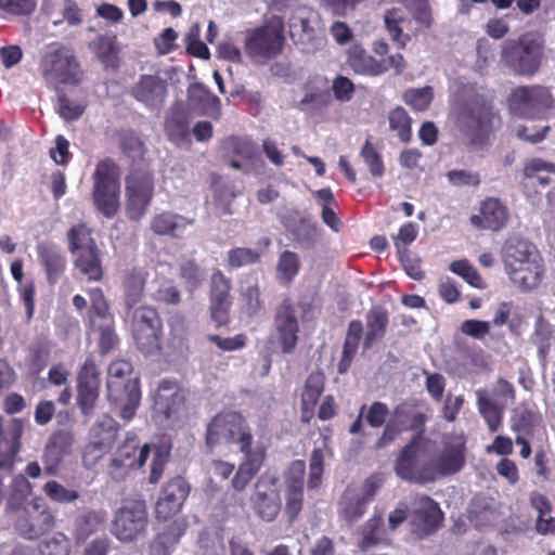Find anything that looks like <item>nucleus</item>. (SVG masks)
<instances>
[{"mask_svg":"<svg viewBox=\"0 0 555 555\" xmlns=\"http://www.w3.org/2000/svg\"><path fill=\"white\" fill-rule=\"evenodd\" d=\"M457 125L474 151L489 144L490 137L500 129L501 116L493 104L482 95L468 99L457 115Z\"/></svg>","mask_w":555,"mask_h":555,"instance_id":"nucleus-1","label":"nucleus"},{"mask_svg":"<svg viewBox=\"0 0 555 555\" xmlns=\"http://www.w3.org/2000/svg\"><path fill=\"white\" fill-rule=\"evenodd\" d=\"M253 442V428L241 412L221 411L206 426L205 444L209 451L219 446H236L241 453H247L254 451Z\"/></svg>","mask_w":555,"mask_h":555,"instance_id":"nucleus-2","label":"nucleus"},{"mask_svg":"<svg viewBox=\"0 0 555 555\" xmlns=\"http://www.w3.org/2000/svg\"><path fill=\"white\" fill-rule=\"evenodd\" d=\"M133 371L130 361L117 359L108 366L107 400L112 405L120 409L119 416L130 422L140 405L141 389L138 377L131 378Z\"/></svg>","mask_w":555,"mask_h":555,"instance_id":"nucleus-3","label":"nucleus"},{"mask_svg":"<svg viewBox=\"0 0 555 555\" xmlns=\"http://www.w3.org/2000/svg\"><path fill=\"white\" fill-rule=\"evenodd\" d=\"M92 201L104 217L114 218L120 208V167L111 157L99 160L92 173Z\"/></svg>","mask_w":555,"mask_h":555,"instance_id":"nucleus-4","label":"nucleus"},{"mask_svg":"<svg viewBox=\"0 0 555 555\" xmlns=\"http://www.w3.org/2000/svg\"><path fill=\"white\" fill-rule=\"evenodd\" d=\"M427 420V410H421L416 400H404L396 404L374 443V449L382 450L389 447L404 431H414L413 436L424 437Z\"/></svg>","mask_w":555,"mask_h":555,"instance_id":"nucleus-5","label":"nucleus"},{"mask_svg":"<svg viewBox=\"0 0 555 555\" xmlns=\"http://www.w3.org/2000/svg\"><path fill=\"white\" fill-rule=\"evenodd\" d=\"M543 40L530 33L504 42L501 61L515 75L531 77L539 72L543 59Z\"/></svg>","mask_w":555,"mask_h":555,"instance_id":"nucleus-6","label":"nucleus"},{"mask_svg":"<svg viewBox=\"0 0 555 555\" xmlns=\"http://www.w3.org/2000/svg\"><path fill=\"white\" fill-rule=\"evenodd\" d=\"M284 23L272 16L261 26L246 31L245 52L256 61L267 62L280 55L284 49Z\"/></svg>","mask_w":555,"mask_h":555,"instance_id":"nucleus-7","label":"nucleus"},{"mask_svg":"<svg viewBox=\"0 0 555 555\" xmlns=\"http://www.w3.org/2000/svg\"><path fill=\"white\" fill-rule=\"evenodd\" d=\"M130 331L140 352L154 354L162 349L163 320L158 310L150 305L134 308L130 314Z\"/></svg>","mask_w":555,"mask_h":555,"instance_id":"nucleus-8","label":"nucleus"},{"mask_svg":"<svg viewBox=\"0 0 555 555\" xmlns=\"http://www.w3.org/2000/svg\"><path fill=\"white\" fill-rule=\"evenodd\" d=\"M426 444L424 437L412 436L402 447L395 461V473L400 479L417 485L434 481L431 461H422Z\"/></svg>","mask_w":555,"mask_h":555,"instance_id":"nucleus-9","label":"nucleus"},{"mask_svg":"<svg viewBox=\"0 0 555 555\" xmlns=\"http://www.w3.org/2000/svg\"><path fill=\"white\" fill-rule=\"evenodd\" d=\"M149 526L146 503L142 499L124 500L114 513L111 532L120 542H133L144 535Z\"/></svg>","mask_w":555,"mask_h":555,"instance_id":"nucleus-10","label":"nucleus"},{"mask_svg":"<svg viewBox=\"0 0 555 555\" xmlns=\"http://www.w3.org/2000/svg\"><path fill=\"white\" fill-rule=\"evenodd\" d=\"M507 104L511 113L518 117L541 119L553 107L554 98L544 86H520L512 90Z\"/></svg>","mask_w":555,"mask_h":555,"instance_id":"nucleus-11","label":"nucleus"},{"mask_svg":"<svg viewBox=\"0 0 555 555\" xmlns=\"http://www.w3.org/2000/svg\"><path fill=\"white\" fill-rule=\"evenodd\" d=\"M39 69L47 80L76 86L81 81L79 62L69 49L50 46L42 55Z\"/></svg>","mask_w":555,"mask_h":555,"instance_id":"nucleus-12","label":"nucleus"},{"mask_svg":"<svg viewBox=\"0 0 555 555\" xmlns=\"http://www.w3.org/2000/svg\"><path fill=\"white\" fill-rule=\"evenodd\" d=\"M155 193L154 176L150 171L134 170L126 177V216L140 221L149 210Z\"/></svg>","mask_w":555,"mask_h":555,"instance_id":"nucleus-13","label":"nucleus"},{"mask_svg":"<svg viewBox=\"0 0 555 555\" xmlns=\"http://www.w3.org/2000/svg\"><path fill=\"white\" fill-rule=\"evenodd\" d=\"M54 526V515L41 498L31 499L15 520V529L26 540H37Z\"/></svg>","mask_w":555,"mask_h":555,"instance_id":"nucleus-14","label":"nucleus"},{"mask_svg":"<svg viewBox=\"0 0 555 555\" xmlns=\"http://www.w3.org/2000/svg\"><path fill=\"white\" fill-rule=\"evenodd\" d=\"M150 453L149 443L140 446L137 436H128L117 448L111 461L109 475L117 481L124 480L131 469L144 466Z\"/></svg>","mask_w":555,"mask_h":555,"instance_id":"nucleus-15","label":"nucleus"},{"mask_svg":"<svg viewBox=\"0 0 555 555\" xmlns=\"http://www.w3.org/2000/svg\"><path fill=\"white\" fill-rule=\"evenodd\" d=\"M412 505L413 511L410 528L411 532L417 539L429 537L441 527L443 513L439 504L429 495H415Z\"/></svg>","mask_w":555,"mask_h":555,"instance_id":"nucleus-16","label":"nucleus"},{"mask_svg":"<svg viewBox=\"0 0 555 555\" xmlns=\"http://www.w3.org/2000/svg\"><path fill=\"white\" fill-rule=\"evenodd\" d=\"M256 515L263 521H274L282 508L278 478L262 475L255 485V492L250 498Z\"/></svg>","mask_w":555,"mask_h":555,"instance_id":"nucleus-17","label":"nucleus"},{"mask_svg":"<svg viewBox=\"0 0 555 555\" xmlns=\"http://www.w3.org/2000/svg\"><path fill=\"white\" fill-rule=\"evenodd\" d=\"M273 326L282 352L284 354L292 353L299 339V322L292 298L285 297L276 307L273 317Z\"/></svg>","mask_w":555,"mask_h":555,"instance_id":"nucleus-18","label":"nucleus"},{"mask_svg":"<svg viewBox=\"0 0 555 555\" xmlns=\"http://www.w3.org/2000/svg\"><path fill=\"white\" fill-rule=\"evenodd\" d=\"M101 378L93 360H86L77 376V405L85 416H91L100 397Z\"/></svg>","mask_w":555,"mask_h":555,"instance_id":"nucleus-19","label":"nucleus"},{"mask_svg":"<svg viewBox=\"0 0 555 555\" xmlns=\"http://www.w3.org/2000/svg\"><path fill=\"white\" fill-rule=\"evenodd\" d=\"M189 493L190 486L183 477L177 476L168 480L155 505L156 518L167 520L175 516L181 509Z\"/></svg>","mask_w":555,"mask_h":555,"instance_id":"nucleus-20","label":"nucleus"},{"mask_svg":"<svg viewBox=\"0 0 555 555\" xmlns=\"http://www.w3.org/2000/svg\"><path fill=\"white\" fill-rule=\"evenodd\" d=\"M508 218L507 206L500 198L488 196L480 203L478 214L470 216L469 222L478 230L499 232L506 227Z\"/></svg>","mask_w":555,"mask_h":555,"instance_id":"nucleus-21","label":"nucleus"},{"mask_svg":"<svg viewBox=\"0 0 555 555\" xmlns=\"http://www.w3.org/2000/svg\"><path fill=\"white\" fill-rule=\"evenodd\" d=\"M509 281L521 292L528 293L539 287L545 275L541 255L504 270Z\"/></svg>","mask_w":555,"mask_h":555,"instance_id":"nucleus-22","label":"nucleus"},{"mask_svg":"<svg viewBox=\"0 0 555 555\" xmlns=\"http://www.w3.org/2000/svg\"><path fill=\"white\" fill-rule=\"evenodd\" d=\"M37 257L50 285L56 284L67 267L66 256L53 242H40L36 246Z\"/></svg>","mask_w":555,"mask_h":555,"instance_id":"nucleus-23","label":"nucleus"},{"mask_svg":"<svg viewBox=\"0 0 555 555\" xmlns=\"http://www.w3.org/2000/svg\"><path fill=\"white\" fill-rule=\"evenodd\" d=\"M219 149L222 159L235 170H243L238 158L253 160L257 154V146L251 139L234 134L222 139Z\"/></svg>","mask_w":555,"mask_h":555,"instance_id":"nucleus-24","label":"nucleus"},{"mask_svg":"<svg viewBox=\"0 0 555 555\" xmlns=\"http://www.w3.org/2000/svg\"><path fill=\"white\" fill-rule=\"evenodd\" d=\"M130 94L146 107H160L167 95V82L154 75H142Z\"/></svg>","mask_w":555,"mask_h":555,"instance_id":"nucleus-25","label":"nucleus"},{"mask_svg":"<svg viewBox=\"0 0 555 555\" xmlns=\"http://www.w3.org/2000/svg\"><path fill=\"white\" fill-rule=\"evenodd\" d=\"M430 461L434 481L440 477L454 475L465 465V444L452 442L444 443L443 449L437 457Z\"/></svg>","mask_w":555,"mask_h":555,"instance_id":"nucleus-26","label":"nucleus"},{"mask_svg":"<svg viewBox=\"0 0 555 555\" xmlns=\"http://www.w3.org/2000/svg\"><path fill=\"white\" fill-rule=\"evenodd\" d=\"M325 388V375L315 371L308 375L300 395V421L310 424L315 415V406Z\"/></svg>","mask_w":555,"mask_h":555,"instance_id":"nucleus-27","label":"nucleus"},{"mask_svg":"<svg viewBox=\"0 0 555 555\" xmlns=\"http://www.w3.org/2000/svg\"><path fill=\"white\" fill-rule=\"evenodd\" d=\"M317 23V14L305 9L297 10L289 18V35L296 44L302 46V50H308L318 40Z\"/></svg>","mask_w":555,"mask_h":555,"instance_id":"nucleus-28","label":"nucleus"},{"mask_svg":"<svg viewBox=\"0 0 555 555\" xmlns=\"http://www.w3.org/2000/svg\"><path fill=\"white\" fill-rule=\"evenodd\" d=\"M183 388L177 380L163 379L153 396L154 409L169 418L184 403Z\"/></svg>","mask_w":555,"mask_h":555,"instance_id":"nucleus-29","label":"nucleus"},{"mask_svg":"<svg viewBox=\"0 0 555 555\" xmlns=\"http://www.w3.org/2000/svg\"><path fill=\"white\" fill-rule=\"evenodd\" d=\"M242 454L244 460L231 481L232 488L238 492L243 491L261 469L267 456V449L263 444H258L254 451Z\"/></svg>","mask_w":555,"mask_h":555,"instance_id":"nucleus-30","label":"nucleus"},{"mask_svg":"<svg viewBox=\"0 0 555 555\" xmlns=\"http://www.w3.org/2000/svg\"><path fill=\"white\" fill-rule=\"evenodd\" d=\"M188 529L183 518L173 519L164 530L158 532L150 544L152 555H170L176 550L182 535Z\"/></svg>","mask_w":555,"mask_h":555,"instance_id":"nucleus-31","label":"nucleus"},{"mask_svg":"<svg viewBox=\"0 0 555 555\" xmlns=\"http://www.w3.org/2000/svg\"><path fill=\"white\" fill-rule=\"evenodd\" d=\"M540 255L538 248L528 240L519 236H509L501 248V259L504 270L525 262Z\"/></svg>","mask_w":555,"mask_h":555,"instance_id":"nucleus-32","label":"nucleus"},{"mask_svg":"<svg viewBox=\"0 0 555 555\" xmlns=\"http://www.w3.org/2000/svg\"><path fill=\"white\" fill-rule=\"evenodd\" d=\"M347 64L359 75L376 77L385 74V66L374 56L369 54L360 44L354 43L347 50Z\"/></svg>","mask_w":555,"mask_h":555,"instance_id":"nucleus-33","label":"nucleus"},{"mask_svg":"<svg viewBox=\"0 0 555 555\" xmlns=\"http://www.w3.org/2000/svg\"><path fill=\"white\" fill-rule=\"evenodd\" d=\"M149 272L143 268H132L122 278L124 300L127 309H132L143 296Z\"/></svg>","mask_w":555,"mask_h":555,"instance_id":"nucleus-34","label":"nucleus"},{"mask_svg":"<svg viewBox=\"0 0 555 555\" xmlns=\"http://www.w3.org/2000/svg\"><path fill=\"white\" fill-rule=\"evenodd\" d=\"M90 48L105 68L116 70L119 67L120 47L116 35H99Z\"/></svg>","mask_w":555,"mask_h":555,"instance_id":"nucleus-35","label":"nucleus"},{"mask_svg":"<svg viewBox=\"0 0 555 555\" xmlns=\"http://www.w3.org/2000/svg\"><path fill=\"white\" fill-rule=\"evenodd\" d=\"M369 503L360 495L357 488L347 486L338 502V515L347 522H354L360 519Z\"/></svg>","mask_w":555,"mask_h":555,"instance_id":"nucleus-36","label":"nucleus"},{"mask_svg":"<svg viewBox=\"0 0 555 555\" xmlns=\"http://www.w3.org/2000/svg\"><path fill=\"white\" fill-rule=\"evenodd\" d=\"M193 220L171 211L156 214L150 221V229L155 235L177 237V231L193 224Z\"/></svg>","mask_w":555,"mask_h":555,"instance_id":"nucleus-37","label":"nucleus"},{"mask_svg":"<svg viewBox=\"0 0 555 555\" xmlns=\"http://www.w3.org/2000/svg\"><path fill=\"white\" fill-rule=\"evenodd\" d=\"M362 334V321L352 320L348 325L343 345L341 357L337 365V371L339 374H345L350 369L353 358L358 351Z\"/></svg>","mask_w":555,"mask_h":555,"instance_id":"nucleus-38","label":"nucleus"},{"mask_svg":"<svg viewBox=\"0 0 555 555\" xmlns=\"http://www.w3.org/2000/svg\"><path fill=\"white\" fill-rule=\"evenodd\" d=\"M33 493V485L22 474L15 476L9 487V495L5 504L7 513L23 512Z\"/></svg>","mask_w":555,"mask_h":555,"instance_id":"nucleus-39","label":"nucleus"},{"mask_svg":"<svg viewBox=\"0 0 555 555\" xmlns=\"http://www.w3.org/2000/svg\"><path fill=\"white\" fill-rule=\"evenodd\" d=\"M90 300V307L87 311V322L91 330H95L96 321H112L114 319L111 312L109 302L100 287H92L87 289Z\"/></svg>","mask_w":555,"mask_h":555,"instance_id":"nucleus-40","label":"nucleus"},{"mask_svg":"<svg viewBox=\"0 0 555 555\" xmlns=\"http://www.w3.org/2000/svg\"><path fill=\"white\" fill-rule=\"evenodd\" d=\"M389 324V317L385 309L374 307L366 313V333L364 335L363 347L370 349L374 343L380 340Z\"/></svg>","mask_w":555,"mask_h":555,"instance_id":"nucleus-41","label":"nucleus"},{"mask_svg":"<svg viewBox=\"0 0 555 555\" xmlns=\"http://www.w3.org/2000/svg\"><path fill=\"white\" fill-rule=\"evenodd\" d=\"M74 266L88 281L100 282L104 276L100 249H87L85 253L73 255Z\"/></svg>","mask_w":555,"mask_h":555,"instance_id":"nucleus-42","label":"nucleus"},{"mask_svg":"<svg viewBox=\"0 0 555 555\" xmlns=\"http://www.w3.org/2000/svg\"><path fill=\"white\" fill-rule=\"evenodd\" d=\"M118 430L119 424L111 415H102L91 429L92 444L98 450L111 448Z\"/></svg>","mask_w":555,"mask_h":555,"instance_id":"nucleus-43","label":"nucleus"},{"mask_svg":"<svg viewBox=\"0 0 555 555\" xmlns=\"http://www.w3.org/2000/svg\"><path fill=\"white\" fill-rule=\"evenodd\" d=\"M389 544L384 529V519L380 515H374L362 527V539L359 548L367 552L378 544Z\"/></svg>","mask_w":555,"mask_h":555,"instance_id":"nucleus-44","label":"nucleus"},{"mask_svg":"<svg viewBox=\"0 0 555 555\" xmlns=\"http://www.w3.org/2000/svg\"><path fill=\"white\" fill-rule=\"evenodd\" d=\"M477 405L478 411L487 423L489 430L491 433L498 431L502 425L505 405L498 404L494 400L485 396L480 390L477 391Z\"/></svg>","mask_w":555,"mask_h":555,"instance_id":"nucleus-45","label":"nucleus"},{"mask_svg":"<svg viewBox=\"0 0 555 555\" xmlns=\"http://www.w3.org/2000/svg\"><path fill=\"white\" fill-rule=\"evenodd\" d=\"M68 249L72 255L99 248L92 237V230L83 222L73 225L67 232Z\"/></svg>","mask_w":555,"mask_h":555,"instance_id":"nucleus-46","label":"nucleus"},{"mask_svg":"<svg viewBox=\"0 0 555 555\" xmlns=\"http://www.w3.org/2000/svg\"><path fill=\"white\" fill-rule=\"evenodd\" d=\"M405 21L406 18L402 10L399 8H392L385 12V28L388 31L391 40L397 44L399 49H404L408 42L411 40V36L409 34H404L401 26Z\"/></svg>","mask_w":555,"mask_h":555,"instance_id":"nucleus-47","label":"nucleus"},{"mask_svg":"<svg viewBox=\"0 0 555 555\" xmlns=\"http://www.w3.org/2000/svg\"><path fill=\"white\" fill-rule=\"evenodd\" d=\"M276 279L282 285H289L298 275L300 260L296 253L284 250L280 254L276 262Z\"/></svg>","mask_w":555,"mask_h":555,"instance_id":"nucleus-48","label":"nucleus"},{"mask_svg":"<svg viewBox=\"0 0 555 555\" xmlns=\"http://www.w3.org/2000/svg\"><path fill=\"white\" fill-rule=\"evenodd\" d=\"M389 127L392 131H397L401 142L406 143L411 140V117L403 107L393 108L388 116Z\"/></svg>","mask_w":555,"mask_h":555,"instance_id":"nucleus-49","label":"nucleus"},{"mask_svg":"<svg viewBox=\"0 0 555 555\" xmlns=\"http://www.w3.org/2000/svg\"><path fill=\"white\" fill-rule=\"evenodd\" d=\"M434 99V89L430 86L423 88H411L403 93V101L414 111H426Z\"/></svg>","mask_w":555,"mask_h":555,"instance_id":"nucleus-50","label":"nucleus"},{"mask_svg":"<svg viewBox=\"0 0 555 555\" xmlns=\"http://www.w3.org/2000/svg\"><path fill=\"white\" fill-rule=\"evenodd\" d=\"M360 156L365 163L373 178H382L385 173V165L382 154L367 139L361 147Z\"/></svg>","mask_w":555,"mask_h":555,"instance_id":"nucleus-51","label":"nucleus"},{"mask_svg":"<svg viewBox=\"0 0 555 555\" xmlns=\"http://www.w3.org/2000/svg\"><path fill=\"white\" fill-rule=\"evenodd\" d=\"M450 270L463 278L470 286L483 289L487 284L477 269L467 260L461 259L451 262Z\"/></svg>","mask_w":555,"mask_h":555,"instance_id":"nucleus-52","label":"nucleus"},{"mask_svg":"<svg viewBox=\"0 0 555 555\" xmlns=\"http://www.w3.org/2000/svg\"><path fill=\"white\" fill-rule=\"evenodd\" d=\"M295 242L301 247H311L320 236L317 223L302 218L292 231Z\"/></svg>","mask_w":555,"mask_h":555,"instance_id":"nucleus-53","label":"nucleus"},{"mask_svg":"<svg viewBox=\"0 0 555 555\" xmlns=\"http://www.w3.org/2000/svg\"><path fill=\"white\" fill-rule=\"evenodd\" d=\"M413 20L423 28L433 25V10L429 0H408L404 2Z\"/></svg>","mask_w":555,"mask_h":555,"instance_id":"nucleus-54","label":"nucleus"},{"mask_svg":"<svg viewBox=\"0 0 555 555\" xmlns=\"http://www.w3.org/2000/svg\"><path fill=\"white\" fill-rule=\"evenodd\" d=\"M260 261V254L247 247H234L228 251L227 266L229 269H237Z\"/></svg>","mask_w":555,"mask_h":555,"instance_id":"nucleus-55","label":"nucleus"},{"mask_svg":"<svg viewBox=\"0 0 555 555\" xmlns=\"http://www.w3.org/2000/svg\"><path fill=\"white\" fill-rule=\"evenodd\" d=\"M540 421V416L530 409L520 408L515 410L512 416V429L517 433L529 435Z\"/></svg>","mask_w":555,"mask_h":555,"instance_id":"nucleus-56","label":"nucleus"},{"mask_svg":"<svg viewBox=\"0 0 555 555\" xmlns=\"http://www.w3.org/2000/svg\"><path fill=\"white\" fill-rule=\"evenodd\" d=\"M390 413L391 412L385 402L374 401L370 405H366L364 420L366 424L372 428H384L388 418L390 417Z\"/></svg>","mask_w":555,"mask_h":555,"instance_id":"nucleus-57","label":"nucleus"},{"mask_svg":"<svg viewBox=\"0 0 555 555\" xmlns=\"http://www.w3.org/2000/svg\"><path fill=\"white\" fill-rule=\"evenodd\" d=\"M206 339L223 352L241 350L246 347L248 340L246 334L244 333H240L231 337H222L217 334H208Z\"/></svg>","mask_w":555,"mask_h":555,"instance_id":"nucleus-58","label":"nucleus"},{"mask_svg":"<svg viewBox=\"0 0 555 555\" xmlns=\"http://www.w3.org/2000/svg\"><path fill=\"white\" fill-rule=\"evenodd\" d=\"M240 300L244 311L248 315H255L263 308L261 292L257 283L243 288L240 293Z\"/></svg>","mask_w":555,"mask_h":555,"instance_id":"nucleus-59","label":"nucleus"},{"mask_svg":"<svg viewBox=\"0 0 555 555\" xmlns=\"http://www.w3.org/2000/svg\"><path fill=\"white\" fill-rule=\"evenodd\" d=\"M324 472V452L321 448L312 450L309 460L308 488L317 489L322 482Z\"/></svg>","mask_w":555,"mask_h":555,"instance_id":"nucleus-60","label":"nucleus"},{"mask_svg":"<svg viewBox=\"0 0 555 555\" xmlns=\"http://www.w3.org/2000/svg\"><path fill=\"white\" fill-rule=\"evenodd\" d=\"M231 288V279L222 271L217 270L210 278L209 299H232Z\"/></svg>","mask_w":555,"mask_h":555,"instance_id":"nucleus-61","label":"nucleus"},{"mask_svg":"<svg viewBox=\"0 0 555 555\" xmlns=\"http://www.w3.org/2000/svg\"><path fill=\"white\" fill-rule=\"evenodd\" d=\"M232 299H209V315L216 327L227 326L230 323Z\"/></svg>","mask_w":555,"mask_h":555,"instance_id":"nucleus-62","label":"nucleus"},{"mask_svg":"<svg viewBox=\"0 0 555 555\" xmlns=\"http://www.w3.org/2000/svg\"><path fill=\"white\" fill-rule=\"evenodd\" d=\"M305 503L304 489H285L284 513L289 522H294L302 511Z\"/></svg>","mask_w":555,"mask_h":555,"instance_id":"nucleus-63","label":"nucleus"},{"mask_svg":"<svg viewBox=\"0 0 555 555\" xmlns=\"http://www.w3.org/2000/svg\"><path fill=\"white\" fill-rule=\"evenodd\" d=\"M68 551L67 538L63 533H56L51 539L38 544L37 555H67Z\"/></svg>","mask_w":555,"mask_h":555,"instance_id":"nucleus-64","label":"nucleus"}]
</instances>
